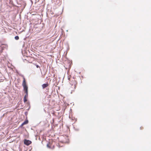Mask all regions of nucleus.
<instances>
[{
  "instance_id": "obj_1",
  "label": "nucleus",
  "mask_w": 151,
  "mask_h": 151,
  "mask_svg": "<svg viewBox=\"0 0 151 151\" xmlns=\"http://www.w3.org/2000/svg\"><path fill=\"white\" fill-rule=\"evenodd\" d=\"M23 81L22 83V85L24 88V89L25 93H26L24 98V102H26L27 101V98L28 97V87L26 84V81L24 77H23Z\"/></svg>"
},
{
  "instance_id": "obj_2",
  "label": "nucleus",
  "mask_w": 151,
  "mask_h": 151,
  "mask_svg": "<svg viewBox=\"0 0 151 151\" xmlns=\"http://www.w3.org/2000/svg\"><path fill=\"white\" fill-rule=\"evenodd\" d=\"M68 79L70 81V83L71 85V87L72 88L71 91H74V90L76 89V85L77 84V81L75 80V79L70 77Z\"/></svg>"
},
{
  "instance_id": "obj_3",
  "label": "nucleus",
  "mask_w": 151,
  "mask_h": 151,
  "mask_svg": "<svg viewBox=\"0 0 151 151\" xmlns=\"http://www.w3.org/2000/svg\"><path fill=\"white\" fill-rule=\"evenodd\" d=\"M60 142L63 143H68L69 142L68 137L66 136H63L60 137Z\"/></svg>"
},
{
  "instance_id": "obj_4",
  "label": "nucleus",
  "mask_w": 151,
  "mask_h": 151,
  "mask_svg": "<svg viewBox=\"0 0 151 151\" xmlns=\"http://www.w3.org/2000/svg\"><path fill=\"white\" fill-rule=\"evenodd\" d=\"M24 143L25 145H29L31 144L32 142L30 140L25 139L24 140Z\"/></svg>"
},
{
  "instance_id": "obj_5",
  "label": "nucleus",
  "mask_w": 151,
  "mask_h": 151,
  "mask_svg": "<svg viewBox=\"0 0 151 151\" xmlns=\"http://www.w3.org/2000/svg\"><path fill=\"white\" fill-rule=\"evenodd\" d=\"M48 86V83H45L42 85V87L43 89L47 87Z\"/></svg>"
},
{
  "instance_id": "obj_6",
  "label": "nucleus",
  "mask_w": 151,
  "mask_h": 151,
  "mask_svg": "<svg viewBox=\"0 0 151 151\" xmlns=\"http://www.w3.org/2000/svg\"><path fill=\"white\" fill-rule=\"evenodd\" d=\"M28 123V120H26L22 124V125H24V124H27Z\"/></svg>"
},
{
  "instance_id": "obj_7",
  "label": "nucleus",
  "mask_w": 151,
  "mask_h": 151,
  "mask_svg": "<svg viewBox=\"0 0 151 151\" xmlns=\"http://www.w3.org/2000/svg\"><path fill=\"white\" fill-rule=\"evenodd\" d=\"M15 39L16 40H18L19 39V37L18 36H16L15 37Z\"/></svg>"
},
{
  "instance_id": "obj_8",
  "label": "nucleus",
  "mask_w": 151,
  "mask_h": 151,
  "mask_svg": "<svg viewBox=\"0 0 151 151\" xmlns=\"http://www.w3.org/2000/svg\"><path fill=\"white\" fill-rule=\"evenodd\" d=\"M50 143H49L48 144H47V147L50 148Z\"/></svg>"
},
{
  "instance_id": "obj_9",
  "label": "nucleus",
  "mask_w": 151,
  "mask_h": 151,
  "mask_svg": "<svg viewBox=\"0 0 151 151\" xmlns=\"http://www.w3.org/2000/svg\"><path fill=\"white\" fill-rule=\"evenodd\" d=\"M37 68H39V66L38 65H35Z\"/></svg>"
},
{
  "instance_id": "obj_10",
  "label": "nucleus",
  "mask_w": 151,
  "mask_h": 151,
  "mask_svg": "<svg viewBox=\"0 0 151 151\" xmlns=\"http://www.w3.org/2000/svg\"><path fill=\"white\" fill-rule=\"evenodd\" d=\"M30 0V1H31V3H32V4H33V1H32V0Z\"/></svg>"
}]
</instances>
